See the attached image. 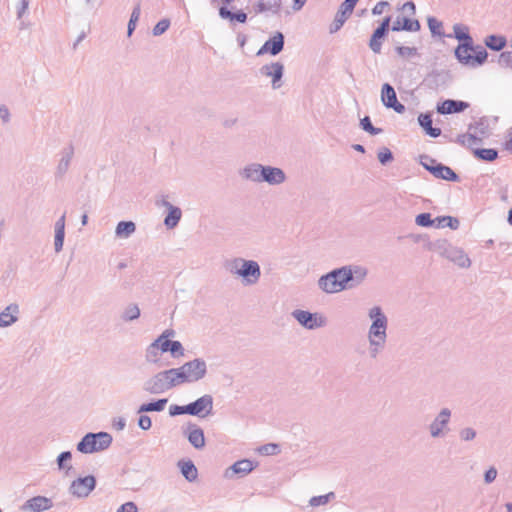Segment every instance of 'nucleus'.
<instances>
[{"label":"nucleus","mask_w":512,"mask_h":512,"mask_svg":"<svg viewBox=\"0 0 512 512\" xmlns=\"http://www.w3.org/2000/svg\"><path fill=\"white\" fill-rule=\"evenodd\" d=\"M74 156V148L72 145L64 147L58 154V161L54 171L56 179H62L68 172Z\"/></svg>","instance_id":"obj_17"},{"label":"nucleus","mask_w":512,"mask_h":512,"mask_svg":"<svg viewBox=\"0 0 512 512\" xmlns=\"http://www.w3.org/2000/svg\"><path fill=\"white\" fill-rule=\"evenodd\" d=\"M420 29V23L418 20H412L406 17L403 18H397L396 21H394L392 25L393 31H400V30H406V31H412L416 32Z\"/></svg>","instance_id":"obj_30"},{"label":"nucleus","mask_w":512,"mask_h":512,"mask_svg":"<svg viewBox=\"0 0 512 512\" xmlns=\"http://www.w3.org/2000/svg\"><path fill=\"white\" fill-rule=\"evenodd\" d=\"M256 467L257 463H254L250 459L238 460L225 469L223 476L228 480H232L235 477H244L251 473Z\"/></svg>","instance_id":"obj_16"},{"label":"nucleus","mask_w":512,"mask_h":512,"mask_svg":"<svg viewBox=\"0 0 512 512\" xmlns=\"http://www.w3.org/2000/svg\"><path fill=\"white\" fill-rule=\"evenodd\" d=\"M169 352L173 358L184 356L185 350L180 341H166L156 338L144 351V358L148 364L162 365L163 354Z\"/></svg>","instance_id":"obj_3"},{"label":"nucleus","mask_w":512,"mask_h":512,"mask_svg":"<svg viewBox=\"0 0 512 512\" xmlns=\"http://www.w3.org/2000/svg\"><path fill=\"white\" fill-rule=\"evenodd\" d=\"M190 415L204 418L212 413L213 410V398L209 394H205L189 403Z\"/></svg>","instance_id":"obj_18"},{"label":"nucleus","mask_w":512,"mask_h":512,"mask_svg":"<svg viewBox=\"0 0 512 512\" xmlns=\"http://www.w3.org/2000/svg\"><path fill=\"white\" fill-rule=\"evenodd\" d=\"M389 5L386 1H380L378 2L372 9V13L374 15H380L384 12V9Z\"/></svg>","instance_id":"obj_60"},{"label":"nucleus","mask_w":512,"mask_h":512,"mask_svg":"<svg viewBox=\"0 0 512 512\" xmlns=\"http://www.w3.org/2000/svg\"><path fill=\"white\" fill-rule=\"evenodd\" d=\"M378 159L381 164L385 165L393 159V155L388 148H383L378 153Z\"/></svg>","instance_id":"obj_54"},{"label":"nucleus","mask_w":512,"mask_h":512,"mask_svg":"<svg viewBox=\"0 0 512 512\" xmlns=\"http://www.w3.org/2000/svg\"><path fill=\"white\" fill-rule=\"evenodd\" d=\"M261 172V183L266 182L271 186L281 185L287 179L285 172L279 167L263 165V169H261Z\"/></svg>","instance_id":"obj_19"},{"label":"nucleus","mask_w":512,"mask_h":512,"mask_svg":"<svg viewBox=\"0 0 512 512\" xmlns=\"http://www.w3.org/2000/svg\"><path fill=\"white\" fill-rule=\"evenodd\" d=\"M477 437V431L473 427H463L459 430V438L463 442L473 441Z\"/></svg>","instance_id":"obj_43"},{"label":"nucleus","mask_w":512,"mask_h":512,"mask_svg":"<svg viewBox=\"0 0 512 512\" xmlns=\"http://www.w3.org/2000/svg\"><path fill=\"white\" fill-rule=\"evenodd\" d=\"M259 73L261 76L271 79V86L273 89H279L282 87L283 82V74H284V65L280 62H271L263 65L259 69Z\"/></svg>","instance_id":"obj_15"},{"label":"nucleus","mask_w":512,"mask_h":512,"mask_svg":"<svg viewBox=\"0 0 512 512\" xmlns=\"http://www.w3.org/2000/svg\"><path fill=\"white\" fill-rule=\"evenodd\" d=\"M318 288L326 294H336L350 289L346 265L322 275L317 281Z\"/></svg>","instance_id":"obj_4"},{"label":"nucleus","mask_w":512,"mask_h":512,"mask_svg":"<svg viewBox=\"0 0 512 512\" xmlns=\"http://www.w3.org/2000/svg\"><path fill=\"white\" fill-rule=\"evenodd\" d=\"M116 512H138V508L134 502H126Z\"/></svg>","instance_id":"obj_57"},{"label":"nucleus","mask_w":512,"mask_h":512,"mask_svg":"<svg viewBox=\"0 0 512 512\" xmlns=\"http://www.w3.org/2000/svg\"><path fill=\"white\" fill-rule=\"evenodd\" d=\"M219 15L223 19H229L230 21L236 20L237 22H240V23H244L247 20L246 13H244L242 11L233 13L224 6L219 9Z\"/></svg>","instance_id":"obj_36"},{"label":"nucleus","mask_w":512,"mask_h":512,"mask_svg":"<svg viewBox=\"0 0 512 512\" xmlns=\"http://www.w3.org/2000/svg\"><path fill=\"white\" fill-rule=\"evenodd\" d=\"M292 317L305 329L315 330L327 325V318L318 312L312 313L306 310L296 309Z\"/></svg>","instance_id":"obj_11"},{"label":"nucleus","mask_w":512,"mask_h":512,"mask_svg":"<svg viewBox=\"0 0 512 512\" xmlns=\"http://www.w3.org/2000/svg\"><path fill=\"white\" fill-rule=\"evenodd\" d=\"M175 331L172 329L164 330L157 338H164L166 341H172L170 338L174 337Z\"/></svg>","instance_id":"obj_63"},{"label":"nucleus","mask_w":512,"mask_h":512,"mask_svg":"<svg viewBox=\"0 0 512 512\" xmlns=\"http://www.w3.org/2000/svg\"><path fill=\"white\" fill-rule=\"evenodd\" d=\"M178 384L195 383L207 375V363L203 358H194L178 368H173Z\"/></svg>","instance_id":"obj_5"},{"label":"nucleus","mask_w":512,"mask_h":512,"mask_svg":"<svg viewBox=\"0 0 512 512\" xmlns=\"http://www.w3.org/2000/svg\"><path fill=\"white\" fill-rule=\"evenodd\" d=\"M71 458H72V454L70 451H65V452L60 453L56 460L58 469L59 470H64V469L70 470L72 468V466L70 464L67 465L66 462L70 461Z\"/></svg>","instance_id":"obj_44"},{"label":"nucleus","mask_w":512,"mask_h":512,"mask_svg":"<svg viewBox=\"0 0 512 512\" xmlns=\"http://www.w3.org/2000/svg\"><path fill=\"white\" fill-rule=\"evenodd\" d=\"M20 307L11 303L0 312V328H8L19 320Z\"/></svg>","instance_id":"obj_22"},{"label":"nucleus","mask_w":512,"mask_h":512,"mask_svg":"<svg viewBox=\"0 0 512 512\" xmlns=\"http://www.w3.org/2000/svg\"><path fill=\"white\" fill-rule=\"evenodd\" d=\"M169 414L171 416L182 415V414H189L190 415L189 404L184 405V406L172 405L169 408Z\"/></svg>","instance_id":"obj_53"},{"label":"nucleus","mask_w":512,"mask_h":512,"mask_svg":"<svg viewBox=\"0 0 512 512\" xmlns=\"http://www.w3.org/2000/svg\"><path fill=\"white\" fill-rule=\"evenodd\" d=\"M112 436L107 432L87 433L77 444V450L83 454H92L108 449Z\"/></svg>","instance_id":"obj_7"},{"label":"nucleus","mask_w":512,"mask_h":512,"mask_svg":"<svg viewBox=\"0 0 512 512\" xmlns=\"http://www.w3.org/2000/svg\"><path fill=\"white\" fill-rule=\"evenodd\" d=\"M451 418V409L448 407L441 408L427 426L430 437L433 439L446 437L450 432Z\"/></svg>","instance_id":"obj_10"},{"label":"nucleus","mask_w":512,"mask_h":512,"mask_svg":"<svg viewBox=\"0 0 512 512\" xmlns=\"http://www.w3.org/2000/svg\"><path fill=\"white\" fill-rule=\"evenodd\" d=\"M390 24V17H386L381 25L374 31L370 39L369 46L374 53H380L382 43L381 39L385 36Z\"/></svg>","instance_id":"obj_27"},{"label":"nucleus","mask_w":512,"mask_h":512,"mask_svg":"<svg viewBox=\"0 0 512 512\" xmlns=\"http://www.w3.org/2000/svg\"><path fill=\"white\" fill-rule=\"evenodd\" d=\"M167 402L168 400L164 398L154 402L144 403L138 408V413L142 414L146 412H161L165 409Z\"/></svg>","instance_id":"obj_34"},{"label":"nucleus","mask_w":512,"mask_h":512,"mask_svg":"<svg viewBox=\"0 0 512 512\" xmlns=\"http://www.w3.org/2000/svg\"><path fill=\"white\" fill-rule=\"evenodd\" d=\"M350 280V288L361 285L368 276V269L363 265H346Z\"/></svg>","instance_id":"obj_24"},{"label":"nucleus","mask_w":512,"mask_h":512,"mask_svg":"<svg viewBox=\"0 0 512 512\" xmlns=\"http://www.w3.org/2000/svg\"><path fill=\"white\" fill-rule=\"evenodd\" d=\"M169 26L170 21L168 19H162L154 26L152 33L154 36H160L168 30Z\"/></svg>","instance_id":"obj_48"},{"label":"nucleus","mask_w":512,"mask_h":512,"mask_svg":"<svg viewBox=\"0 0 512 512\" xmlns=\"http://www.w3.org/2000/svg\"><path fill=\"white\" fill-rule=\"evenodd\" d=\"M335 498H336V495L334 492H329L327 494L319 495V496H313L309 500V505L313 508L319 507V506H325L329 502L335 500Z\"/></svg>","instance_id":"obj_38"},{"label":"nucleus","mask_w":512,"mask_h":512,"mask_svg":"<svg viewBox=\"0 0 512 512\" xmlns=\"http://www.w3.org/2000/svg\"><path fill=\"white\" fill-rule=\"evenodd\" d=\"M29 7V0H20L19 6L17 7V17L22 18L27 12Z\"/></svg>","instance_id":"obj_58"},{"label":"nucleus","mask_w":512,"mask_h":512,"mask_svg":"<svg viewBox=\"0 0 512 512\" xmlns=\"http://www.w3.org/2000/svg\"><path fill=\"white\" fill-rule=\"evenodd\" d=\"M140 308L135 303H130L124 307L121 313V319L125 322L137 320L140 317Z\"/></svg>","instance_id":"obj_35"},{"label":"nucleus","mask_w":512,"mask_h":512,"mask_svg":"<svg viewBox=\"0 0 512 512\" xmlns=\"http://www.w3.org/2000/svg\"><path fill=\"white\" fill-rule=\"evenodd\" d=\"M263 165L260 163H249L245 165L240 171L239 175L243 180L261 183Z\"/></svg>","instance_id":"obj_25"},{"label":"nucleus","mask_w":512,"mask_h":512,"mask_svg":"<svg viewBox=\"0 0 512 512\" xmlns=\"http://www.w3.org/2000/svg\"><path fill=\"white\" fill-rule=\"evenodd\" d=\"M96 487V478L92 475L79 477L72 481L69 493L76 498H87Z\"/></svg>","instance_id":"obj_13"},{"label":"nucleus","mask_w":512,"mask_h":512,"mask_svg":"<svg viewBox=\"0 0 512 512\" xmlns=\"http://www.w3.org/2000/svg\"><path fill=\"white\" fill-rule=\"evenodd\" d=\"M469 107V104L464 101L458 100H445L437 106V112L440 114H452L464 111Z\"/></svg>","instance_id":"obj_28"},{"label":"nucleus","mask_w":512,"mask_h":512,"mask_svg":"<svg viewBox=\"0 0 512 512\" xmlns=\"http://www.w3.org/2000/svg\"><path fill=\"white\" fill-rule=\"evenodd\" d=\"M136 231L133 221H120L115 228V236L118 239H128Z\"/></svg>","instance_id":"obj_31"},{"label":"nucleus","mask_w":512,"mask_h":512,"mask_svg":"<svg viewBox=\"0 0 512 512\" xmlns=\"http://www.w3.org/2000/svg\"><path fill=\"white\" fill-rule=\"evenodd\" d=\"M428 27L432 34L441 35L442 34V23L436 18L430 17L428 18Z\"/></svg>","instance_id":"obj_50"},{"label":"nucleus","mask_w":512,"mask_h":512,"mask_svg":"<svg viewBox=\"0 0 512 512\" xmlns=\"http://www.w3.org/2000/svg\"><path fill=\"white\" fill-rule=\"evenodd\" d=\"M360 126L364 131L370 133L371 135H378L382 132V129L376 128L372 125L368 116H365L363 119H361Z\"/></svg>","instance_id":"obj_46"},{"label":"nucleus","mask_w":512,"mask_h":512,"mask_svg":"<svg viewBox=\"0 0 512 512\" xmlns=\"http://www.w3.org/2000/svg\"><path fill=\"white\" fill-rule=\"evenodd\" d=\"M64 238H65V231H55V235H54L55 252L59 253L63 249Z\"/></svg>","instance_id":"obj_52"},{"label":"nucleus","mask_w":512,"mask_h":512,"mask_svg":"<svg viewBox=\"0 0 512 512\" xmlns=\"http://www.w3.org/2000/svg\"><path fill=\"white\" fill-rule=\"evenodd\" d=\"M284 47V36L281 32H276L273 37L267 40L264 45L258 50L257 55L270 53L275 56L279 54Z\"/></svg>","instance_id":"obj_23"},{"label":"nucleus","mask_w":512,"mask_h":512,"mask_svg":"<svg viewBox=\"0 0 512 512\" xmlns=\"http://www.w3.org/2000/svg\"><path fill=\"white\" fill-rule=\"evenodd\" d=\"M497 470L494 467L489 468L484 474V481L486 484L492 483L497 477Z\"/></svg>","instance_id":"obj_56"},{"label":"nucleus","mask_w":512,"mask_h":512,"mask_svg":"<svg viewBox=\"0 0 512 512\" xmlns=\"http://www.w3.org/2000/svg\"><path fill=\"white\" fill-rule=\"evenodd\" d=\"M418 122H419V125L424 129L426 134H428L429 136H431L433 138H436V137L440 136L441 129L440 128H434L432 126V118H431V115L429 113H426V114L422 113V114H420L418 116Z\"/></svg>","instance_id":"obj_32"},{"label":"nucleus","mask_w":512,"mask_h":512,"mask_svg":"<svg viewBox=\"0 0 512 512\" xmlns=\"http://www.w3.org/2000/svg\"><path fill=\"white\" fill-rule=\"evenodd\" d=\"M280 0H260L258 7L260 12L271 11L276 13L280 8Z\"/></svg>","instance_id":"obj_40"},{"label":"nucleus","mask_w":512,"mask_h":512,"mask_svg":"<svg viewBox=\"0 0 512 512\" xmlns=\"http://www.w3.org/2000/svg\"><path fill=\"white\" fill-rule=\"evenodd\" d=\"M498 63L501 67L512 69V51L502 52Z\"/></svg>","instance_id":"obj_49"},{"label":"nucleus","mask_w":512,"mask_h":512,"mask_svg":"<svg viewBox=\"0 0 512 512\" xmlns=\"http://www.w3.org/2000/svg\"><path fill=\"white\" fill-rule=\"evenodd\" d=\"M477 157L486 161H493L497 158L498 152L495 149H477L475 151Z\"/></svg>","instance_id":"obj_45"},{"label":"nucleus","mask_w":512,"mask_h":512,"mask_svg":"<svg viewBox=\"0 0 512 512\" xmlns=\"http://www.w3.org/2000/svg\"><path fill=\"white\" fill-rule=\"evenodd\" d=\"M397 53L406 58L414 57L417 55V49L415 47L399 46L396 48Z\"/></svg>","instance_id":"obj_51"},{"label":"nucleus","mask_w":512,"mask_h":512,"mask_svg":"<svg viewBox=\"0 0 512 512\" xmlns=\"http://www.w3.org/2000/svg\"><path fill=\"white\" fill-rule=\"evenodd\" d=\"M359 0H345L339 7L333 22L330 25L329 32L331 34L339 31L344 23L348 20L354 11V8Z\"/></svg>","instance_id":"obj_14"},{"label":"nucleus","mask_w":512,"mask_h":512,"mask_svg":"<svg viewBox=\"0 0 512 512\" xmlns=\"http://www.w3.org/2000/svg\"><path fill=\"white\" fill-rule=\"evenodd\" d=\"M53 507V502L50 498L45 496H35L27 500L24 504V509L31 512H43Z\"/></svg>","instance_id":"obj_26"},{"label":"nucleus","mask_w":512,"mask_h":512,"mask_svg":"<svg viewBox=\"0 0 512 512\" xmlns=\"http://www.w3.org/2000/svg\"><path fill=\"white\" fill-rule=\"evenodd\" d=\"M0 118L2 119L3 122H8L9 119H10V113H9V110L6 106H1L0 107Z\"/></svg>","instance_id":"obj_64"},{"label":"nucleus","mask_w":512,"mask_h":512,"mask_svg":"<svg viewBox=\"0 0 512 512\" xmlns=\"http://www.w3.org/2000/svg\"><path fill=\"white\" fill-rule=\"evenodd\" d=\"M181 474L188 482H194L198 478V470L191 460H181L178 462Z\"/></svg>","instance_id":"obj_29"},{"label":"nucleus","mask_w":512,"mask_h":512,"mask_svg":"<svg viewBox=\"0 0 512 512\" xmlns=\"http://www.w3.org/2000/svg\"><path fill=\"white\" fill-rule=\"evenodd\" d=\"M432 250L440 256L450 260L461 268L471 266V260L468 255L460 248L453 246L446 240H438L432 244Z\"/></svg>","instance_id":"obj_8"},{"label":"nucleus","mask_w":512,"mask_h":512,"mask_svg":"<svg viewBox=\"0 0 512 512\" xmlns=\"http://www.w3.org/2000/svg\"><path fill=\"white\" fill-rule=\"evenodd\" d=\"M485 45L491 50L500 51L506 45V38L498 35H490L485 39Z\"/></svg>","instance_id":"obj_37"},{"label":"nucleus","mask_w":512,"mask_h":512,"mask_svg":"<svg viewBox=\"0 0 512 512\" xmlns=\"http://www.w3.org/2000/svg\"><path fill=\"white\" fill-rule=\"evenodd\" d=\"M435 221L437 222V224H436L437 228L449 227L453 230H456L460 224L459 220L457 218H454L451 216L437 217Z\"/></svg>","instance_id":"obj_39"},{"label":"nucleus","mask_w":512,"mask_h":512,"mask_svg":"<svg viewBox=\"0 0 512 512\" xmlns=\"http://www.w3.org/2000/svg\"><path fill=\"white\" fill-rule=\"evenodd\" d=\"M435 222V220L431 219V215L429 213H421L415 218V223L421 227L432 226Z\"/></svg>","instance_id":"obj_47"},{"label":"nucleus","mask_w":512,"mask_h":512,"mask_svg":"<svg viewBox=\"0 0 512 512\" xmlns=\"http://www.w3.org/2000/svg\"><path fill=\"white\" fill-rule=\"evenodd\" d=\"M65 214H63L56 222L54 226L55 231H65Z\"/></svg>","instance_id":"obj_62"},{"label":"nucleus","mask_w":512,"mask_h":512,"mask_svg":"<svg viewBox=\"0 0 512 512\" xmlns=\"http://www.w3.org/2000/svg\"><path fill=\"white\" fill-rule=\"evenodd\" d=\"M455 38L459 41H463V43L473 42L472 38L468 33V28L466 26L456 24L453 27Z\"/></svg>","instance_id":"obj_41"},{"label":"nucleus","mask_w":512,"mask_h":512,"mask_svg":"<svg viewBox=\"0 0 512 512\" xmlns=\"http://www.w3.org/2000/svg\"><path fill=\"white\" fill-rule=\"evenodd\" d=\"M276 449H277V445L268 444V445H264L263 447H261L260 452L262 454H274Z\"/></svg>","instance_id":"obj_61"},{"label":"nucleus","mask_w":512,"mask_h":512,"mask_svg":"<svg viewBox=\"0 0 512 512\" xmlns=\"http://www.w3.org/2000/svg\"><path fill=\"white\" fill-rule=\"evenodd\" d=\"M156 205L158 207H164L166 209V211H168L174 207V205L170 203V201L168 200V198L166 196H162L160 199H157Z\"/></svg>","instance_id":"obj_59"},{"label":"nucleus","mask_w":512,"mask_h":512,"mask_svg":"<svg viewBox=\"0 0 512 512\" xmlns=\"http://www.w3.org/2000/svg\"><path fill=\"white\" fill-rule=\"evenodd\" d=\"M138 426L142 430H149L152 427V420L148 415H140L138 419Z\"/></svg>","instance_id":"obj_55"},{"label":"nucleus","mask_w":512,"mask_h":512,"mask_svg":"<svg viewBox=\"0 0 512 512\" xmlns=\"http://www.w3.org/2000/svg\"><path fill=\"white\" fill-rule=\"evenodd\" d=\"M225 270L240 279L244 286L256 285L261 278V267L255 260L243 257H233L224 262Z\"/></svg>","instance_id":"obj_2"},{"label":"nucleus","mask_w":512,"mask_h":512,"mask_svg":"<svg viewBox=\"0 0 512 512\" xmlns=\"http://www.w3.org/2000/svg\"><path fill=\"white\" fill-rule=\"evenodd\" d=\"M455 56L460 63L471 67L482 65L487 59V51L477 46L474 48L472 42L462 43L455 50Z\"/></svg>","instance_id":"obj_9"},{"label":"nucleus","mask_w":512,"mask_h":512,"mask_svg":"<svg viewBox=\"0 0 512 512\" xmlns=\"http://www.w3.org/2000/svg\"><path fill=\"white\" fill-rule=\"evenodd\" d=\"M182 217V211L179 207L174 206L170 210L167 211V215L164 218V225L168 229L175 228Z\"/></svg>","instance_id":"obj_33"},{"label":"nucleus","mask_w":512,"mask_h":512,"mask_svg":"<svg viewBox=\"0 0 512 512\" xmlns=\"http://www.w3.org/2000/svg\"><path fill=\"white\" fill-rule=\"evenodd\" d=\"M176 386H179L174 369L160 371L147 379L143 389L150 394H162Z\"/></svg>","instance_id":"obj_6"},{"label":"nucleus","mask_w":512,"mask_h":512,"mask_svg":"<svg viewBox=\"0 0 512 512\" xmlns=\"http://www.w3.org/2000/svg\"><path fill=\"white\" fill-rule=\"evenodd\" d=\"M381 100L387 108H392L397 113H403L405 111V106L398 102L394 88L388 83L382 86Z\"/></svg>","instance_id":"obj_20"},{"label":"nucleus","mask_w":512,"mask_h":512,"mask_svg":"<svg viewBox=\"0 0 512 512\" xmlns=\"http://www.w3.org/2000/svg\"><path fill=\"white\" fill-rule=\"evenodd\" d=\"M370 326L367 331L368 354L377 358L386 348L388 340V317L380 306H372L367 312Z\"/></svg>","instance_id":"obj_1"},{"label":"nucleus","mask_w":512,"mask_h":512,"mask_svg":"<svg viewBox=\"0 0 512 512\" xmlns=\"http://www.w3.org/2000/svg\"><path fill=\"white\" fill-rule=\"evenodd\" d=\"M140 15H141L140 4H137L133 8L131 16H130V20L128 22V30H127L128 36H131L133 31L135 30L136 24H137V22H138V20L140 18Z\"/></svg>","instance_id":"obj_42"},{"label":"nucleus","mask_w":512,"mask_h":512,"mask_svg":"<svg viewBox=\"0 0 512 512\" xmlns=\"http://www.w3.org/2000/svg\"><path fill=\"white\" fill-rule=\"evenodd\" d=\"M422 166L428 170L434 177L446 181H457V174L448 166L438 163L435 159L429 156L421 157Z\"/></svg>","instance_id":"obj_12"},{"label":"nucleus","mask_w":512,"mask_h":512,"mask_svg":"<svg viewBox=\"0 0 512 512\" xmlns=\"http://www.w3.org/2000/svg\"><path fill=\"white\" fill-rule=\"evenodd\" d=\"M184 435L187 437L189 443L195 449H202L205 446V436L204 431L196 424H188L187 427L183 431Z\"/></svg>","instance_id":"obj_21"}]
</instances>
